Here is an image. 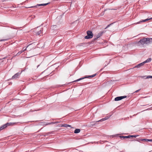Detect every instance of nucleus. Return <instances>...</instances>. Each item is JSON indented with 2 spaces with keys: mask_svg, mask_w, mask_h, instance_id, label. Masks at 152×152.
I'll return each instance as SVG.
<instances>
[{
  "mask_svg": "<svg viewBox=\"0 0 152 152\" xmlns=\"http://www.w3.org/2000/svg\"><path fill=\"white\" fill-rule=\"evenodd\" d=\"M151 43H152V38H144L141 39L137 42V44L138 45L140 46L141 45H144L145 44L149 45Z\"/></svg>",
  "mask_w": 152,
  "mask_h": 152,
  "instance_id": "1",
  "label": "nucleus"
},
{
  "mask_svg": "<svg viewBox=\"0 0 152 152\" xmlns=\"http://www.w3.org/2000/svg\"><path fill=\"white\" fill-rule=\"evenodd\" d=\"M87 35L85 37L86 39H89L92 38L93 37V34L92 31H88L87 32Z\"/></svg>",
  "mask_w": 152,
  "mask_h": 152,
  "instance_id": "2",
  "label": "nucleus"
},
{
  "mask_svg": "<svg viewBox=\"0 0 152 152\" xmlns=\"http://www.w3.org/2000/svg\"><path fill=\"white\" fill-rule=\"evenodd\" d=\"M96 75V74H94L91 75H89L88 76H87V77H82V78H79L78 79H77L76 80L74 81V82H77V81H79L81 80H83L85 78H89L90 77H95Z\"/></svg>",
  "mask_w": 152,
  "mask_h": 152,
  "instance_id": "3",
  "label": "nucleus"
},
{
  "mask_svg": "<svg viewBox=\"0 0 152 152\" xmlns=\"http://www.w3.org/2000/svg\"><path fill=\"white\" fill-rule=\"evenodd\" d=\"M126 97V96H118L115 98V101H118L121 100L125 98Z\"/></svg>",
  "mask_w": 152,
  "mask_h": 152,
  "instance_id": "4",
  "label": "nucleus"
},
{
  "mask_svg": "<svg viewBox=\"0 0 152 152\" xmlns=\"http://www.w3.org/2000/svg\"><path fill=\"white\" fill-rule=\"evenodd\" d=\"M104 33V32L103 31H100V32L96 35V38H95L94 39V40H96V39H97L99 38L101 36L102 34H103Z\"/></svg>",
  "mask_w": 152,
  "mask_h": 152,
  "instance_id": "5",
  "label": "nucleus"
},
{
  "mask_svg": "<svg viewBox=\"0 0 152 152\" xmlns=\"http://www.w3.org/2000/svg\"><path fill=\"white\" fill-rule=\"evenodd\" d=\"M31 45V44H29L26 47V48L25 49V50H21V51H20L19 52L17 53V54H16V55H19L20 54L22 53L24 51L26 50V48H28Z\"/></svg>",
  "mask_w": 152,
  "mask_h": 152,
  "instance_id": "6",
  "label": "nucleus"
},
{
  "mask_svg": "<svg viewBox=\"0 0 152 152\" xmlns=\"http://www.w3.org/2000/svg\"><path fill=\"white\" fill-rule=\"evenodd\" d=\"M20 73L18 72L15 74L12 77V79H16L18 77V76L20 75Z\"/></svg>",
  "mask_w": 152,
  "mask_h": 152,
  "instance_id": "7",
  "label": "nucleus"
},
{
  "mask_svg": "<svg viewBox=\"0 0 152 152\" xmlns=\"http://www.w3.org/2000/svg\"><path fill=\"white\" fill-rule=\"evenodd\" d=\"M61 127H71L72 128V127H71V126L70 125L66 124H61Z\"/></svg>",
  "mask_w": 152,
  "mask_h": 152,
  "instance_id": "8",
  "label": "nucleus"
},
{
  "mask_svg": "<svg viewBox=\"0 0 152 152\" xmlns=\"http://www.w3.org/2000/svg\"><path fill=\"white\" fill-rule=\"evenodd\" d=\"M144 63H143V62L142 63L139 64H138L136 66H135V67H137V68H140L141 66H143L144 65Z\"/></svg>",
  "mask_w": 152,
  "mask_h": 152,
  "instance_id": "9",
  "label": "nucleus"
},
{
  "mask_svg": "<svg viewBox=\"0 0 152 152\" xmlns=\"http://www.w3.org/2000/svg\"><path fill=\"white\" fill-rule=\"evenodd\" d=\"M8 126L7 123L3 125V126L0 127V128L1 129V130H2L3 129L6 128Z\"/></svg>",
  "mask_w": 152,
  "mask_h": 152,
  "instance_id": "10",
  "label": "nucleus"
},
{
  "mask_svg": "<svg viewBox=\"0 0 152 152\" xmlns=\"http://www.w3.org/2000/svg\"><path fill=\"white\" fill-rule=\"evenodd\" d=\"M142 141L152 142V139H142L141 140Z\"/></svg>",
  "mask_w": 152,
  "mask_h": 152,
  "instance_id": "11",
  "label": "nucleus"
},
{
  "mask_svg": "<svg viewBox=\"0 0 152 152\" xmlns=\"http://www.w3.org/2000/svg\"><path fill=\"white\" fill-rule=\"evenodd\" d=\"M151 19H152V18H150L147 19H145V20H143L142 21H140L139 22L137 23H140L141 22H146V21H147L148 20H151Z\"/></svg>",
  "mask_w": 152,
  "mask_h": 152,
  "instance_id": "12",
  "label": "nucleus"
},
{
  "mask_svg": "<svg viewBox=\"0 0 152 152\" xmlns=\"http://www.w3.org/2000/svg\"><path fill=\"white\" fill-rule=\"evenodd\" d=\"M80 131V129H75L74 132L75 133L77 134L79 133Z\"/></svg>",
  "mask_w": 152,
  "mask_h": 152,
  "instance_id": "13",
  "label": "nucleus"
},
{
  "mask_svg": "<svg viewBox=\"0 0 152 152\" xmlns=\"http://www.w3.org/2000/svg\"><path fill=\"white\" fill-rule=\"evenodd\" d=\"M49 4V3H47L46 4H37V6H46L48 4Z\"/></svg>",
  "mask_w": 152,
  "mask_h": 152,
  "instance_id": "14",
  "label": "nucleus"
},
{
  "mask_svg": "<svg viewBox=\"0 0 152 152\" xmlns=\"http://www.w3.org/2000/svg\"><path fill=\"white\" fill-rule=\"evenodd\" d=\"M108 118H103L99 121H96V122H99V121H101V122H102V121H105Z\"/></svg>",
  "mask_w": 152,
  "mask_h": 152,
  "instance_id": "15",
  "label": "nucleus"
},
{
  "mask_svg": "<svg viewBox=\"0 0 152 152\" xmlns=\"http://www.w3.org/2000/svg\"><path fill=\"white\" fill-rule=\"evenodd\" d=\"M151 58H148V59H147L146 61H144L143 63H144V64L146 63H148L149 62L151 61Z\"/></svg>",
  "mask_w": 152,
  "mask_h": 152,
  "instance_id": "16",
  "label": "nucleus"
},
{
  "mask_svg": "<svg viewBox=\"0 0 152 152\" xmlns=\"http://www.w3.org/2000/svg\"><path fill=\"white\" fill-rule=\"evenodd\" d=\"M52 29L54 30H56L57 29V27L56 25H53L51 27Z\"/></svg>",
  "mask_w": 152,
  "mask_h": 152,
  "instance_id": "17",
  "label": "nucleus"
},
{
  "mask_svg": "<svg viewBox=\"0 0 152 152\" xmlns=\"http://www.w3.org/2000/svg\"><path fill=\"white\" fill-rule=\"evenodd\" d=\"M16 123H7V124L8 126L13 125L16 124Z\"/></svg>",
  "mask_w": 152,
  "mask_h": 152,
  "instance_id": "18",
  "label": "nucleus"
},
{
  "mask_svg": "<svg viewBox=\"0 0 152 152\" xmlns=\"http://www.w3.org/2000/svg\"><path fill=\"white\" fill-rule=\"evenodd\" d=\"M42 30H40L39 31H37L36 33V34L37 35H39L40 33H41Z\"/></svg>",
  "mask_w": 152,
  "mask_h": 152,
  "instance_id": "19",
  "label": "nucleus"
},
{
  "mask_svg": "<svg viewBox=\"0 0 152 152\" xmlns=\"http://www.w3.org/2000/svg\"><path fill=\"white\" fill-rule=\"evenodd\" d=\"M146 79L152 78V76H148L145 78Z\"/></svg>",
  "mask_w": 152,
  "mask_h": 152,
  "instance_id": "20",
  "label": "nucleus"
},
{
  "mask_svg": "<svg viewBox=\"0 0 152 152\" xmlns=\"http://www.w3.org/2000/svg\"><path fill=\"white\" fill-rule=\"evenodd\" d=\"M138 135H130V137H137L138 136Z\"/></svg>",
  "mask_w": 152,
  "mask_h": 152,
  "instance_id": "21",
  "label": "nucleus"
},
{
  "mask_svg": "<svg viewBox=\"0 0 152 152\" xmlns=\"http://www.w3.org/2000/svg\"><path fill=\"white\" fill-rule=\"evenodd\" d=\"M142 139H137L136 140H135L136 141H138L140 142V141H141V140H142Z\"/></svg>",
  "mask_w": 152,
  "mask_h": 152,
  "instance_id": "22",
  "label": "nucleus"
},
{
  "mask_svg": "<svg viewBox=\"0 0 152 152\" xmlns=\"http://www.w3.org/2000/svg\"><path fill=\"white\" fill-rule=\"evenodd\" d=\"M130 137V135L124 136V138H128Z\"/></svg>",
  "mask_w": 152,
  "mask_h": 152,
  "instance_id": "23",
  "label": "nucleus"
},
{
  "mask_svg": "<svg viewBox=\"0 0 152 152\" xmlns=\"http://www.w3.org/2000/svg\"><path fill=\"white\" fill-rule=\"evenodd\" d=\"M37 7V6H31V7H28L27 8H34V7Z\"/></svg>",
  "mask_w": 152,
  "mask_h": 152,
  "instance_id": "24",
  "label": "nucleus"
},
{
  "mask_svg": "<svg viewBox=\"0 0 152 152\" xmlns=\"http://www.w3.org/2000/svg\"><path fill=\"white\" fill-rule=\"evenodd\" d=\"M112 23H111V24H110L109 25H108L107 26V27L105 28V29H106L107 28H108V27H109L111 25H112Z\"/></svg>",
  "mask_w": 152,
  "mask_h": 152,
  "instance_id": "25",
  "label": "nucleus"
},
{
  "mask_svg": "<svg viewBox=\"0 0 152 152\" xmlns=\"http://www.w3.org/2000/svg\"><path fill=\"white\" fill-rule=\"evenodd\" d=\"M53 124V123L51 122V123H48V124H46L45 125H49V124Z\"/></svg>",
  "mask_w": 152,
  "mask_h": 152,
  "instance_id": "26",
  "label": "nucleus"
},
{
  "mask_svg": "<svg viewBox=\"0 0 152 152\" xmlns=\"http://www.w3.org/2000/svg\"><path fill=\"white\" fill-rule=\"evenodd\" d=\"M140 90H141V89H139L136 91L134 92L137 93V92H139Z\"/></svg>",
  "mask_w": 152,
  "mask_h": 152,
  "instance_id": "27",
  "label": "nucleus"
},
{
  "mask_svg": "<svg viewBox=\"0 0 152 152\" xmlns=\"http://www.w3.org/2000/svg\"><path fill=\"white\" fill-rule=\"evenodd\" d=\"M124 136H121L120 137V138H124Z\"/></svg>",
  "mask_w": 152,
  "mask_h": 152,
  "instance_id": "28",
  "label": "nucleus"
},
{
  "mask_svg": "<svg viewBox=\"0 0 152 152\" xmlns=\"http://www.w3.org/2000/svg\"><path fill=\"white\" fill-rule=\"evenodd\" d=\"M4 41V40H3V39L0 40V41Z\"/></svg>",
  "mask_w": 152,
  "mask_h": 152,
  "instance_id": "29",
  "label": "nucleus"
},
{
  "mask_svg": "<svg viewBox=\"0 0 152 152\" xmlns=\"http://www.w3.org/2000/svg\"><path fill=\"white\" fill-rule=\"evenodd\" d=\"M9 0H4V1H8Z\"/></svg>",
  "mask_w": 152,
  "mask_h": 152,
  "instance_id": "30",
  "label": "nucleus"
},
{
  "mask_svg": "<svg viewBox=\"0 0 152 152\" xmlns=\"http://www.w3.org/2000/svg\"><path fill=\"white\" fill-rule=\"evenodd\" d=\"M145 76H142V78H143L144 77H145Z\"/></svg>",
  "mask_w": 152,
  "mask_h": 152,
  "instance_id": "31",
  "label": "nucleus"
},
{
  "mask_svg": "<svg viewBox=\"0 0 152 152\" xmlns=\"http://www.w3.org/2000/svg\"><path fill=\"white\" fill-rule=\"evenodd\" d=\"M150 110V109L149 108H148L147 110Z\"/></svg>",
  "mask_w": 152,
  "mask_h": 152,
  "instance_id": "32",
  "label": "nucleus"
},
{
  "mask_svg": "<svg viewBox=\"0 0 152 152\" xmlns=\"http://www.w3.org/2000/svg\"><path fill=\"white\" fill-rule=\"evenodd\" d=\"M39 66V65H38V66H37V68H38V67Z\"/></svg>",
  "mask_w": 152,
  "mask_h": 152,
  "instance_id": "33",
  "label": "nucleus"
},
{
  "mask_svg": "<svg viewBox=\"0 0 152 152\" xmlns=\"http://www.w3.org/2000/svg\"><path fill=\"white\" fill-rule=\"evenodd\" d=\"M51 132H50L48 133H49V134H51Z\"/></svg>",
  "mask_w": 152,
  "mask_h": 152,
  "instance_id": "34",
  "label": "nucleus"
},
{
  "mask_svg": "<svg viewBox=\"0 0 152 152\" xmlns=\"http://www.w3.org/2000/svg\"><path fill=\"white\" fill-rule=\"evenodd\" d=\"M24 48H23V50H25V49H24Z\"/></svg>",
  "mask_w": 152,
  "mask_h": 152,
  "instance_id": "35",
  "label": "nucleus"
},
{
  "mask_svg": "<svg viewBox=\"0 0 152 152\" xmlns=\"http://www.w3.org/2000/svg\"><path fill=\"white\" fill-rule=\"evenodd\" d=\"M0 130H1V129L0 128Z\"/></svg>",
  "mask_w": 152,
  "mask_h": 152,
  "instance_id": "36",
  "label": "nucleus"
}]
</instances>
